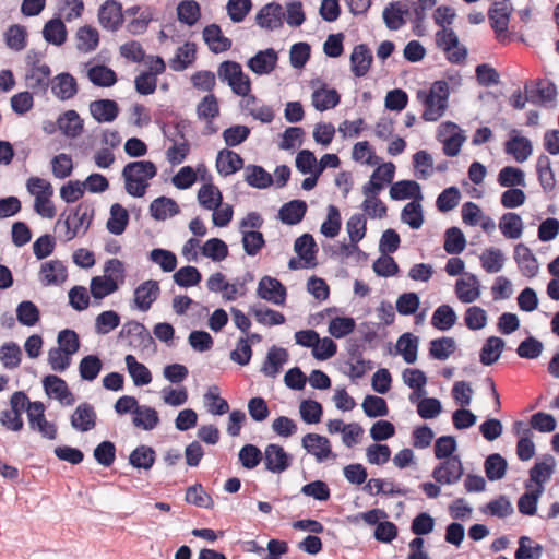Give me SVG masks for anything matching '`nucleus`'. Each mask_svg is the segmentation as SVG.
Instances as JSON below:
<instances>
[{"label":"nucleus","instance_id":"e433bc0d","mask_svg":"<svg viewBox=\"0 0 559 559\" xmlns=\"http://www.w3.org/2000/svg\"><path fill=\"white\" fill-rule=\"evenodd\" d=\"M408 9L399 1L390 2L383 10L382 17L385 26L390 31L400 29L405 23L404 16L408 14Z\"/></svg>","mask_w":559,"mask_h":559},{"label":"nucleus","instance_id":"9d476101","mask_svg":"<svg viewBox=\"0 0 559 559\" xmlns=\"http://www.w3.org/2000/svg\"><path fill=\"white\" fill-rule=\"evenodd\" d=\"M463 474L464 469L460 456H451L439 463L432 471L433 479L441 485H454Z\"/></svg>","mask_w":559,"mask_h":559},{"label":"nucleus","instance_id":"13d9d810","mask_svg":"<svg viewBox=\"0 0 559 559\" xmlns=\"http://www.w3.org/2000/svg\"><path fill=\"white\" fill-rule=\"evenodd\" d=\"M198 201L205 210H216L222 204L223 195L213 183H204L198 191Z\"/></svg>","mask_w":559,"mask_h":559},{"label":"nucleus","instance_id":"6ab92c4d","mask_svg":"<svg viewBox=\"0 0 559 559\" xmlns=\"http://www.w3.org/2000/svg\"><path fill=\"white\" fill-rule=\"evenodd\" d=\"M278 55L273 48L259 50L247 61V67L258 75L270 74L277 64Z\"/></svg>","mask_w":559,"mask_h":559},{"label":"nucleus","instance_id":"473e14b6","mask_svg":"<svg viewBox=\"0 0 559 559\" xmlns=\"http://www.w3.org/2000/svg\"><path fill=\"white\" fill-rule=\"evenodd\" d=\"M288 360V353L283 347L272 346L267 354L265 361L261 368V372L269 378H275L284 364Z\"/></svg>","mask_w":559,"mask_h":559},{"label":"nucleus","instance_id":"a18cd8bd","mask_svg":"<svg viewBox=\"0 0 559 559\" xmlns=\"http://www.w3.org/2000/svg\"><path fill=\"white\" fill-rule=\"evenodd\" d=\"M341 96L335 88H317L312 93V105L319 111H325L340 104Z\"/></svg>","mask_w":559,"mask_h":559},{"label":"nucleus","instance_id":"4468645a","mask_svg":"<svg viewBox=\"0 0 559 559\" xmlns=\"http://www.w3.org/2000/svg\"><path fill=\"white\" fill-rule=\"evenodd\" d=\"M449 133L450 135L441 140L443 143V153L449 157L456 156L465 141V136L462 134V130L454 122L447 121L439 126L438 138L442 134Z\"/></svg>","mask_w":559,"mask_h":559},{"label":"nucleus","instance_id":"37998d69","mask_svg":"<svg viewBox=\"0 0 559 559\" xmlns=\"http://www.w3.org/2000/svg\"><path fill=\"white\" fill-rule=\"evenodd\" d=\"M41 33L44 39L55 46H61L67 40V27L60 17H53L46 22Z\"/></svg>","mask_w":559,"mask_h":559},{"label":"nucleus","instance_id":"49530a36","mask_svg":"<svg viewBox=\"0 0 559 559\" xmlns=\"http://www.w3.org/2000/svg\"><path fill=\"white\" fill-rule=\"evenodd\" d=\"M155 450L145 444L136 447L129 455V463L138 469H151L155 463Z\"/></svg>","mask_w":559,"mask_h":559},{"label":"nucleus","instance_id":"a19ab883","mask_svg":"<svg viewBox=\"0 0 559 559\" xmlns=\"http://www.w3.org/2000/svg\"><path fill=\"white\" fill-rule=\"evenodd\" d=\"M245 181L252 188L266 189L273 185L274 179L262 166L249 164L245 167Z\"/></svg>","mask_w":559,"mask_h":559},{"label":"nucleus","instance_id":"e2e57ef3","mask_svg":"<svg viewBox=\"0 0 559 559\" xmlns=\"http://www.w3.org/2000/svg\"><path fill=\"white\" fill-rule=\"evenodd\" d=\"M497 181L503 188L525 187V173L514 166H504L500 169Z\"/></svg>","mask_w":559,"mask_h":559},{"label":"nucleus","instance_id":"de8ad7c7","mask_svg":"<svg viewBox=\"0 0 559 559\" xmlns=\"http://www.w3.org/2000/svg\"><path fill=\"white\" fill-rule=\"evenodd\" d=\"M206 287L213 293L224 292L223 297L228 301L236 300L238 295L237 285L226 282L225 275L221 272H216L207 278Z\"/></svg>","mask_w":559,"mask_h":559},{"label":"nucleus","instance_id":"774afa93","mask_svg":"<svg viewBox=\"0 0 559 559\" xmlns=\"http://www.w3.org/2000/svg\"><path fill=\"white\" fill-rule=\"evenodd\" d=\"M519 547L514 552V559H540L543 556V546L533 543L528 536H521L518 540Z\"/></svg>","mask_w":559,"mask_h":559},{"label":"nucleus","instance_id":"ea45409f","mask_svg":"<svg viewBox=\"0 0 559 559\" xmlns=\"http://www.w3.org/2000/svg\"><path fill=\"white\" fill-rule=\"evenodd\" d=\"M59 130L68 138L74 139L83 131V120L80 115L71 109L59 116L57 120Z\"/></svg>","mask_w":559,"mask_h":559},{"label":"nucleus","instance_id":"f8f14e48","mask_svg":"<svg viewBox=\"0 0 559 559\" xmlns=\"http://www.w3.org/2000/svg\"><path fill=\"white\" fill-rule=\"evenodd\" d=\"M43 386L49 397L58 400L62 405L71 406L74 404L75 397L62 378L48 374L43 379Z\"/></svg>","mask_w":559,"mask_h":559},{"label":"nucleus","instance_id":"c9c22d12","mask_svg":"<svg viewBox=\"0 0 559 559\" xmlns=\"http://www.w3.org/2000/svg\"><path fill=\"white\" fill-rule=\"evenodd\" d=\"M555 466L554 456L546 455L542 462H536L530 469V481L535 483L536 488H542V492H544V484L550 479Z\"/></svg>","mask_w":559,"mask_h":559},{"label":"nucleus","instance_id":"864d4df0","mask_svg":"<svg viewBox=\"0 0 559 559\" xmlns=\"http://www.w3.org/2000/svg\"><path fill=\"white\" fill-rule=\"evenodd\" d=\"M501 234L508 239H518L523 233V222L519 214L513 212L504 213L499 221Z\"/></svg>","mask_w":559,"mask_h":559},{"label":"nucleus","instance_id":"412c9836","mask_svg":"<svg viewBox=\"0 0 559 559\" xmlns=\"http://www.w3.org/2000/svg\"><path fill=\"white\" fill-rule=\"evenodd\" d=\"M97 414L92 404L83 402L79 404L71 416V426L76 431L86 432L96 426Z\"/></svg>","mask_w":559,"mask_h":559},{"label":"nucleus","instance_id":"f257e3e1","mask_svg":"<svg viewBox=\"0 0 559 559\" xmlns=\"http://www.w3.org/2000/svg\"><path fill=\"white\" fill-rule=\"evenodd\" d=\"M156 175L157 167L151 160H135L126 164L121 171L126 192L133 198L144 197L150 180Z\"/></svg>","mask_w":559,"mask_h":559},{"label":"nucleus","instance_id":"2eb2a0df","mask_svg":"<svg viewBox=\"0 0 559 559\" xmlns=\"http://www.w3.org/2000/svg\"><path fill=\"white\" fill-rule=\"evenodd\" d=\"M302 448L313 455L318 463H322L330 456L335 457L332 453L330 440L321 435L309 432L302 437Z\"/></svg>","mask_w":559,"mask_h":559},{"label":"nucleus","instance_id":"f3484780","mask_svg":"<svg viewBox=\"0 0 559 559\" xmlns=\"http://www.w3.org/2000/svg\"><path fill=\"white\" fill-rule=\"evenodd\" d=\"M160 294L159 283L155 280H148L140 284L134 289L135 307L143 312L151 309L152 305Z\"/></svg>","mask_w":559,"mask_h":559},{"label":"nucleus","instance_id":"7ed1b4c3","mask_svg":"<svg viewBox=\"0 0 559 559\" xmlns=\"http://www.w3.org/2000/svg\"><path fill=\"white\" fill-rule=\"evenodd\" d=\"M10 409L0 413V424L10 431H21L24 428L22 414L27 412L29 399L24 391H15L10 396Z\"/></svg>","mask_w":559,"mask_h":559},{"label":"nucleus","instance_id":"680f3d73","mask_svg":"<svg viewBox=\"0 0 559 559\" xmlns=\"http://www.w3.org/2000/svg\"><path fill=\"white\" fill-rule=\"evenodd\" d=\"M76 48L81 52H92L99 44L98 31L90 25L82 26L76 32Z\"/></svg>","mask_w":559,"mask_h":559},{"label":"nucleus","instance_id":"393cba45","mask_svg":"<svg viewBox=\"0 0 559 559\" xmlns=\"http://www.w3.org/2000/svg\"><path fill=\"white\" fill-rule=\"evenodd\" d=\"M243 158L236 152L223 148L217 153L216 169L224 177L230 176L240 169H245Z\"/></svg>","mask_w":559,"mask_h":559},{"label":"nucleus","instance_id":"69168bd1","mask_svg":"<svg viewBox=\"0 0 559 559\" xmlns=\"http://www.w3.org/2000/svg\"><path fill=\"white\" fill-rule=\"evenodd\" d=\"M179 22L193 26L201 17L200 4L194 0H182L177 7Z\"/></svg>","mask_w":559,"mask_h":559},{"label":"nucleus","instance_id":"603ef678","mask_svg":"<svg viewBox=\"0 0 559 559\" xmlns=\"http://www.w3.org/2000/svg\"><path fill=\"white\" fill-rule=\"evenodd\" d=\"M135 411V415L132 418V423L135 427L150 431L155 429L159 424V416L155 408L147 405H140Z\"/></svg>","mask_w":559,"mask_h":559},{"label":"nucleus","instance_id":"6e6d98bb","mask_svg":"<svg viewBox=\"0 0 559 559\" xmlns=\"http://www.w3.org/2000/svg\"><path fill=\"white\" fill-rule=\"evenodd\" d=\"M507 468L508 462L499 453L489 454L484 462L485 474L490 481L502 479L507 473Z\"/></svg>","mask_w":559,"mask_h":559},{"label":"nucleus","instance_id":"72a5a7b5","mask_svg":"<svg viewBox=\"0 0 559 559\" xmlns=\"http://www.w3.org/2000/svg\"><path fill=\"white\" fill-rule=\"evenodd\" d=\"M179 212L180 209L177 202L165 195L154 199L150 204V214L156 221H165Z\"/></svg>","mask_w":559,"mask_h":559},{"label":"nucleus","instance_id":"f704fd0d","mask_svg":"<svg viewBox=\"0 0 559 559\" xmlns=\"http://www.w3.org/2000/svg\"><path fill=\"white\" fill-rule=\"evenodd\" d=\"M294 250L298 257L305 261L307 267L316 265V253L318 251L317 243L311 234H302L294 243Z\"/></svg>","mask_w":559,"mask_h":559},{"label":"nucleus","instance_id":"79ce46f5","mask_svg":"<svg viewBox=\"0 0 559 559\" xmlns=\"http://www.w3.org/2000/svg\"><path fill=\"white\" fill-rule=\"evenodd\" d=\"M419 340L414 334L403 333L396 342V353L403 356L406 364H414L417 360Z\"/></svg>","mask_w":559,"mask_h":559},{"label":"nucleus","instance_id":"a878e982","mask_svg":"<svg viewBox=\"0 0 559 559\" xmlns=\"http://www.w3.org/2000/svg\"><path fill=\"white\" fill-rule=\"evenodd\" d=\"M51 92L60 100L73 98L78 93L75 78L69 72L56 75L51 81Z\"/></svg>","mask_w":559,"mask_h":559},{"label":"nucleus","instance_id":"4c0bfd02","mask_svg":"<svg viewBox=\"0 0 559 559\" xmlns=\"http://www.w3.org/2000/svg\"><path fill=\"white\" fill-rule=\"evenodd\" d=\"M506 346L503 338L499 336H489L486 338L479 352V361L484 366H491L500 358Z\"/></svg>","mask_w":559,"mask_h":559},{"label":"nucleus","instance_id":"20e7f679","mask_svg":"<svg viewBox=\"0 0 559 559\" xmlns=\"http://www.w3.org/2000/svg\"><path fill=\"white\" fill-rule=\"evenodd\" d=\"M219 80L226 81L231 91L238 96H247L251 91V81L236 61H223L217 70Z\"/></svg>","mask_w":559,"mask_h":559},{"label":"nucleus","instance_id":"6e6552de","mask_svg":"<svg viewBox=\"0 0 559 559\" xmlns=\"http://www.w3.org/2000/svg\"><path fill=\"white\" fill-rule=\"evenodd\" d=\"M395 175V165L391 162L378 166L370 176L367 183L362 186L365 197H376L384 188L385 185L392 182Z\"/></svg>","mask_w":559,"mask_h":559},{"label":"nucleus","instance_id":"1a4fd4ad","mask_svg":"<svg viewBox=\"0 0 559 559\" xmlns=\"http://www.w3.org/2000/svg\"><path fill=\"white\" fill-rule=\"evenodd\" d=\"M257 295L263 300L283 306L286 301L287 289L280 280L265 275L259 281Z\"/></svg>","mask_w":559,"mask_h":559},{"label":"nucleus","instance_id":"c03bdc74","mask_svg":"<svg viewBox=\"0 0 559 559\" xmlns=\"http://www.w3.org/2000/svg\"><path fill=\"white\" fill-rule=\"evenodd\" d=\"M124 361L134 385L144 386L152 382V373L150 369L144 364L139 362L133 355H127Z\"/></svg>","mask_w":559,"mask_h":559},{"label":"nucleus","instance_id":"423d86ee","mask_svg":"<svg viewBox=\"0 0 559 559\" xmlns=\"http://www.w3.org/2000/svg\"><path fill=\"white\" fill-rule=\"evenodd\" d=\"M513 5L510 0H496L488 10V19L499 41H503L508 31Z\"/></svg>","mask_w":559,"mask_h":559},{"label":"nucleus","instance_id":"f03ea898","mask_svg":"<svg viewBox=\"0 0 559 559\" xmlns=\"http://www.w3.org/2000/svg\"><path fill=\"white\" fill-rule=\"evenodd\" d=\"M450 96L449 84L444 80L435 81L428 91L419 90L417 99L424 105L423 119L437 121L448 108Z\"/></svg>","mask_w":559,"mask_h":559},{"label":"nucleus","instance_id":"bb28decb","mask_svg":"<svg viewBox=\"0 0 559 559\" xmlns=\"http://www.w3.org/2000/svg\"><path fill=\"white\" fill-rule=\"evenodd\" d=\"M308 205L306 201L295 199L284 203L278 211V218L283 224L293 226L299 224L306 213Z\"/></svg>","mask_w":559,"mask_h":559},{"label":"nucleus","instance_id":"0e129e2a","mask_svg":"<svg viewBox=\"0 0 559 559\" xmlns=\"http://www.w3.org/2000/svg\"><path fill=\"white\" fill-rule=\"evenodd\" d=\"M346 230L348 233L350 242H353V248L358 250L357 243L366 236L367 230V221L365 214H353L346 223Z\"/></svg>","mask_w":559,"mask_h":559},{"label":"nucleus","instance_id":"3c124183","mask_svg":"<svg viewBox=\"0 0 559 559\" xmlns=\"http://www.w3.org/2000/svg\"><path fill=\"white\" fill-rule=\"evenodd\" d=\"M484 514L504 519L514 513V508L510 499L506 495H500L496 499L490 500L488 503L480 508Z\"/></svg>","mask_w":559,"mask_h":559},{"label":"nucleus","instance_id":"ddd939ff","mask_svg":"<svg viewBox=\"0 0 559 559\" xmlns=\"http://www.w3.org/2000/svg\"><path fill=\"white\" fill-rule=\"evenodd\" d=\"M98 21L103 28L116 32L123 24L122 5L116 0L105 1L98 11Z\"/></svg>","mask_w":559,"mask_h":559},{"label":"nucleus","instance_id":"338daca9","mask_svg":"<svg viewBox=\"0 0 559 559\" xmlns=\"http://www.w3.org/2000/svg\"><path fill=\"white\" fill-rule=\"evenodd\" d=\"M16 320L25 326H34L40 320L38 307L31 300H23L16 307Z\"/></svg>","mask_w":559,"mask_h":559},{"label":"nucleus","instance_id":"58836bf2","mask_svg":"<svg viewBox=\"0 0 559 559\" xmlns=\"http://www.w3.org/2000/svg\"><path fill=\"white\" fill-rule=\"evenodd\" d=\"M130 215L120 203H114L109 210V218L106 223L108 231L115 236L124 233L129 224Z\"/></svg>","mask_w":559,"mask_h":559},{"label":"nucleus","instance_id":"2f4dec72","mask_svg":"<svg viewBox=\"0 0 559 559\" xmlns=\"http://www.w3.org/2000/svg\"><path fill=\"white\" fill-rule=\"evenodd\" d=\"M50 74V67L46 63L40 68H29L25 74L27 87L31 88L34 94L46 93L49 86Z\"/></svg>","mask_w":559,"mask_h":559},{"label":"nucleus","instance_id":"c85d7f7f","mask_svg":"<svg viewBox=\"0 0 559 559\" xmlns=\"http://www.w3.org/2000/svg\"><path fill=\"white\" fill-rule=\"evenodd\" d=\"M362 490L370 495H384V496H406L409 489L402 488L395 485L392 480L371 478L362 487Z\"/></svg>","mask_w":559,"mask_h":559},{"label":"nucleus","instance_id":"052dcab7","mask_svg":"<svg viewBox=\"0 0 559 559\" xmlns=\"http://www.w3.org/2000/svg\"><path fill=\"white\" fill-rule=\"evenodd\" d=\"M481 267L490 274L498 273L504 265V254L498 248H488L479 257Z\"/></svg>","mask_w":559,"mask_h":559},{"label":"nucleus","instance_id":"9b49d317","mask_svg":"<svg viewBox=\"0 0 559 559\" xmlns=\"http://www.w3.org/2000/svg\"><path fill=\"white\" fill-rule=\"evenodd\" d=\"M524 92L528 95V103L537 106L551 103L557 97V87L550 81L546 85H543L542 80L528 81L524 84Z\"/></svg>","mask_w":559,"mask_h":559},{"label":"nucleus","instance_id":"aec40b11","mask_svg":"<svg viewBox=\"0 0 559 559\" xmlns=\"http://www.w3.org/2000/svg\"><path fill=\"white\" fill-rule=\"evenodd\" d=\"M119 105L114 99L100 98L91 102L90 114L98 123H109L117 119Z\"/></svg>","mask_w":559,"mask_h":559},{"label":"nucleus","instance_id":"c756f323","mask_svg":"<svg viewBox=\"0 0 559 559\" xmlns=\"http://www.w3.org/2000/svg\"><path fill=\"white\" fill-rule=\"evenodd\" d=\"M390 197L395 201L406 199H413V201L423 200L420 185L415 180L408 179L393 182L390 188Z\"/></svg>","mask_w":559,"mask_h":559},{"label":"nucleus","instance_id":"b1692460","mask_svg":"<svg viewBox=\"0 0 559 559\" xmlns=\"http://www.w3.org/2000/svg\"><path fill=\"white\" fill-rule=\"evenodd\" d=\"M39 276L44 286H58L66 282L68 272L60 260H50L41 264Z\"/></svg>","mask_w":559,"mask_h":559},{"label":"nucleus","instance_id":"dca6fc26","mask_svg":"<svg viewBox=\"0 0 559 559\" xmlns=\"http://www.w3.org/2000/svg\"><path fill=\"white\" fill-rule=\"evenodd\" d=\"M504 151L511 155L518 163H524L532 154V142L520 135L516 129H512L509 140L504 143Z\"/></svg>","mask_w":559,"mask_h":559},{"label":"nucleus","instance_id":"5fc2aeb1","mask_svg":"<svg viewBox=\"0 0 559 559\" xmlns=\"http://www.w3.org/2000/svg\"><path fill=\"white\" fill-rule=\"evenodd\" d=\"M88 80L96 86L110 87L117 82L116 72L105 64H96L87 71Z\"/></svg>","mask_w":559,"mask_h":559},{"label":"nucleus","instance_id":"0eeeda50","mask_svg":"<svg viewBox=\"0 0 559 559\" xmlns=\"http://www.w3.org/2000/svg\"><path fill=\"white\" fill-rule=\"evenodd\" d=\"M265 469L272 474H282L293 464V455L277 443H270L263 451Z\"/></svg>","mask_w":559,"mask_h":559},{"label":"nucleus","instance_id":"7c9ffc66","mask_svg":"<svg viewBox=\"0 0 559 559\" xmlns=\"http://www.w3.org/2000/svg\"><path fill=\"white\" fill-rule=\"evenodd\" d=\"M202 34L205 44L213 53H221L231 48V40L223 35L217 24L205 26Z\"/></svg>","mask_w":559,"mask_h":559},{"label":"nucleus","instance_id":"4d7b16f0","mask_svg":"<svg viewBox=\"0 0 559 559\" xmlns=\"http://www.w3.org/2000/svg\"><path fill=\"white\" fill-rule=\"evenodd\" d=\"M457 320L454 309L447 304L439 306L432 313L431 324L439 331L450 330Z\"/></svg>","mask_w":559,"mask_h":559},{"label":"nucleus","instance_id":"09e8293b","mask_svg":"<svg viewBox=\"0 0 559 559\" xmlns=\"http://www.w3.org/2000/svg\"><path fill=\"white\" fill-rule=\"evenodd\" d=\"M456 349L453 337L442 336L431 340L429 343V357L436 360H447Z\"/></svg>","mask_w":559,"mask_h":559},{"label":"nucleus","instance_id":"8fccbe9b","mask_svg":"<svg viewBox=\"0 0 559 559\" xmlns=\"http://www.w3.org/2000/svg\"><path fill=\"white\" fill-rule=\"evenodd\" d=\"M195 45L193 43H186L177 48L174 58L169 61L170 68L176 72L186 70L195 60Z\"/></svg>","mask_w":559,"mask_h":559},{"label":"nucleus","instance_id":"5701e85b","mask_svg":"<svg viewBox=\"0 0 559 559\" xmlns=\"http://www.w3.org/2000/svg\"><path fill=\"white\" fill-rule=\"evenodd\" d=\"M514 260L523 276L535 277L539 271V264L532 250L524 243L514 247Z\"/></svg>","mask_w":559,"mask_h":559},{"label":"nucleus","instance_id":"a211bd4d","mask_svg":"<svg viewBox=\"0 0 559 559\" xmlns=\"http://www.w3.org/2000/svg\"><path fill=\"white\" fill-rule=\"evenodd\" d=\"M283 17L282 5L277 2H270L257 13L255 22L261 28L274 31L283 25Z\"/></svg>","mask_w":559,"mask_h":559},{"label":"nucleus","instance_id":"bf43d9fd","mask_svg":"<svg viewBox=\"0 0 559 559\" xmlns=\"http://www.w3.org/2000/svg\"><path fill=\"white\" fill-rule=\"evenodd\" d=\"M118 289V283L111 275L94 276L91 280L90 290L95 299H103Z\"/></svg>","mask_w":559,"mask_h":559},{"label":"nucleus","instance_id":"cd10ccee","mask_svg":"<svg viewBox=\"0 0 559 559\" xmlns=\"http://www.w3.org/2000/svg\"><path fill=\"white\" fill-rule=\"evenodd\" d=\"M372 60V52L366 44L355 46L350 55V69L353 73L357 78L365 76L370 70Z\"/></svg>","mask_w":559,"mask_h":559},{"label":"nucleus","instance_id":"39448f33","mask_svg":"<svg viewBox=\"0 0 559 559\" xmlns=\"http://www.w3.org/2000/svg\"><path fill=\"white\" fill-rule=\"evenodd\" d=\"M118 338H130L129 345L141 352L155 347V341L146 326L135 320H129L122 325Z\"/></svg>","mask_w":559,"mask_h":559},{"label":"nucleus","instance_id":"4be33fe9","mask_svg":"<svg viewBox=\"0 0 559 559\" xmlns=\"http://www.w3.org/2000/svg\"><path fill=\"white\" fill-rule=\"evenodd\" d=\"M455 294L464 304L474 302L480 295V282L473 273H464V277L455 283Z\"/></svg>","mask_w":559,"mask_h":559}]
</instances>
